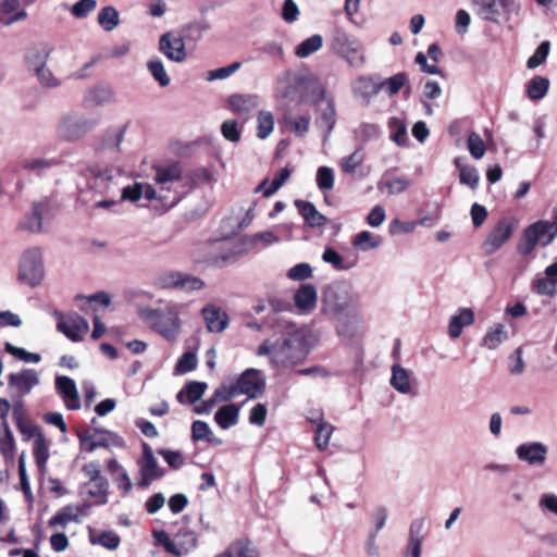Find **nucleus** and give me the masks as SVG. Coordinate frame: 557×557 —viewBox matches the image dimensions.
<instances>
[{"label":"nucleus","mask_w":557,"mask_h":557,"mask_svg":"<svg viewBox=\"0 0 557 557\" xmlns=\"http://www.w3.org/2000/svg\"><path fill=\"white\" fill-rule=\"evenodd\" d=\"M308 352L305 332L287 321L281 324V337L275 343L267 339L257 350L258 356H270V362L282 368L301 363Z\"/></svg>","instance_id":"1"},{"label":"nucleus","mask_w":557,"mask_h":557,"mask_svg":"<svg viewBox=\"0 0 557 557\" xmlns=\"http://www.w3.org/2000/svg\"><path fill=\"white\" fill-rule=\"evenodd\" d=\"M139 315L151 330L166 341H175L181 333L182 323L178 305H169L156 309L144 308L139 311Z\"/></svg>","instance_id":"2"},{"label":"nucleus","mask_w":557,"mask_h":557,"mask_svg":"<svg viewBox=\"0 0 557 557\" xmlns=\"http://www.w3.org/2000/svg\"><path fill=\"white\" fill-rule=\"evenodd\" d=\"M325 304L336 313H352L360 310L358 293L346 282L330 284L324 292Z\"/></svg>","instance_id":"3"},{"label":"nucleus","mask_w":557,"mask_h":557,"mask_svg":"<svg viewBox=\"0 0 557 557\" xmlns=\"http://www.w3.org/2000/svg\"><path fill=\"white\" fill-rule=\"evenodd\" d=\"M556 235L554 224H550L549 221L534 222L523 230L517 250L522 256H529L537 245L548 246Z\"/></svg>","instance_id":"4"},{"label":"nucleus","mask_w":557,"mask_h":557,"mask_svg":"<svg viewBox=\"0 0 557 557\" xmlns=\"http://www.w3.org/2000/svg\"><path fill=\"white\" fill-rule=\"evenodd\" d=\"M92 174V188H95L99 194L108 195L110 198L98 200L95 203L96 208L111 210L115 207L119 201L113 197L117 191V183L115 182V177L120 174V171H115L113 169H100L94 168L91 169Z\"/></svg>","instance_id":"5"},{"label":"nucleus","mask_w":557,"mask_h":557,"mask_svg":"<svg viewBox=\"0 0 557 557\" xmlns=\"http://www.w3.org/2000/svg\"><path fill=\"white\" fill-rule=\"evenodd\" d=\"M97 124V120L78 113L63 114L57 125L58 136L66 141H76L83 138Z\"/></svg>","instance_id":"6"},{"label":"nucleus","mask_w":557,"mask_h":557,"mask_svg":"<svg viewBox=\"0 0 557 557\" xmlns=\"http://www.w3.org/2000/svg\"><path fill=\"white\" fill-rule=\"evenodd\" d=\"M139 479L136 485L139 488L149 487L154 481L161 480L165 475V470L160 466L154 457L149 444H143V454L137 460Z\"/></svg>","instance_id":"7"},{"label":"nucleus","mask_w":557,"mask_h":557,"mask_svg":"<svg viewBox=\"0 0 557 557\" xmlns=\"http://www.w3.org/2000/svg\"><path fill=\"white\" fill-rule=\"evenodd\" d=\"M475 13L484 21L498 23L500 18H509L517 11L515 0H470Z\"/></svg>","instance_id":"8"},{"label":"nucleus","mask_w":557,"mask_h":557,"mask_svg":"<svg viewBox=\"0 0 557 557\" xmlns=\"http://www.w3.org/2000/svg\"><path fill=\"white\" fill-rule=\"evenodd\" d=\"M42 255L39 248L26 250L20 260L18 280L30 286H36L44 278Z\"/></svg>","instance_id":"9"},{"label":"nucleus","mask_w":557,"mask_h":557,"mask_svg":"<svg viewBox=\"0 0 557 557\" xmlns=\"http://www.w3.org/2000/svg\"><path fill=\"white\" fill-rule=\"evenodd\" d=\"M40 382L34 369H22L8 375V392L13 400H22Z\"/></svg>","instance_id":"10"},{"label":"nucleus","mask_w":557,"mask_h":557,"mask_svg":"<svg viewBox=\"0 0 557 557\" xmlns=\"http://www.w3.org/2000/svg\"><path fill=\"white\" fill-rule=\"evenodd\" d=\"M308 86V78L293 71L283 72L276 83V96L294 101L304 96V91Z\"/></svg>","instance_id":"11"},{"label":"nucleus","mask_w":557,"mask_h":557,"mask_svg":"<svg viewBox=\"0 0 557 557\" xmlns=\"http://www.w3.org/2000/svg\"><path fill=\"white\" fill-rule=\"evenodd\" d=\"M23 188V170L20 163L10 164L0 171V201H12Z\"/></svg>","instance_id":"12"},{"label":"nucleus","mask_w":557,"mask_h":557,"mask_svg":"<svg viewBox=\"0 0 557 557\" xmlns=\"http://www.w3.org/2000/svg\"><path fill=\"white\" fill-rule=\"evenodd\" d=\"M157 540L168 553L176 557L189 553L197 546V535L194 531L189 530L178 531L174 539H171L165 532L161 531L157 535Z\"/></svg>","instance_id":"13"},{"label":"nucleus","mask_w":557,"mask_h":557,"mask_svg":"<svg viewBox=\"0 0 557 557\" xmlns=\"http://www.w3.org/2000/svg\"><path fill=\"white\" fill-rule=\"evenodd\" d=\"M237 395L257 398L265 387L263 373L257 369H247L234 383Z\"/></svg>","instance_id":"14"},{"label":"nucleus","mask_w":557,"mask_h":557,"mask_svg":"<svg viewBox=\"0 0 557 557\" xmlns=\"http://www.w3.org/2000/svg\"><path fill=\"white\" fill-rule=\"evenodd\" d=\"M140 193L141 197H145L147 200L159 201L163 211L173 208L182 199L181 193L176 189H171L170 187L160 188V186L156 188L150 184L144 183H140Z\"/></svg>","instance_id":"15"},{"label":"nucleus","mask_w":557,"mask_h":557,"mask_svg":"<svg viewBox=\"0 0 557 557\" xmlns=\"http://www.w3.org/2000/svg\"><path fill=\"white\" fill-rule=\"evenodd\" d=\"M140 193L141 197H145L147 200L159 201L163 211L173 208L182 199L181 193L176 189H171L170 187L160 188V186L156 188L150 184L144 183H140Z\"/></svg>","instance_id":"16"},{"label":"nucleus","mask_w":557,"mask_h":557,"mask_svg":"<svg viewBox=\"0 0 557 557\" xmlns=\"http://www.w3.org/2000/svg\"><path fill=\"white\" fill-rule=\"evenodd\" d=\"M57 329L72 342H81L89 331V323L78 314H71L63 319L60 313Z\"/></svg>","instance_id":"17"},{"label":"nucleus","mask_w":557,"mask_h":557,"mask_svg":"<svg viewBox=\"0 0 557 557\" xmlns=\"http://www.w3.org/2000/svg\"><path fill=\"white\" fill-rule=\"evenodd\" d=\"M512 232L510 222L506 219L500 220L483 243L484 253L487 256L495 253L511 237Z\"/></svg>","instance_id":"18"},{"label":"nucleus","mask_w":557,"mask_h":557,"mask_svg":"<svg viewBox=\"0 0 557 557\" xmlns=\"http://www.w3.org/2000/svg\"><path fill=\"white\" fill-rule=\"evenodd\" d=\"M159 50L169 60L181 63L186 57V48L183 37L176 36L170 32L163 34L159 39Z\"/></svg>","instance_id":"19"},{"label":"nucleus","mask_w":557,"mask_h":557,"mask_svg":"<svg viewBox=\"0 0 557 557\" xmlns=\"http://www.w3.org/2000/svg\"><path fill=\"white\" fill-rule=\"evenodd\" d=\"M547 451V446L541 442L523 443L516 448L518 459L531 466L543 465L546 460Z\"/></svg>","instance_id":"20"},{"label":"nucleus","mask_w":557,"mask_h":557,"mask_svg":"<svg viewBox=\"0 0 557 557\" xmlns=\"http://www.w3.org/2000/svg\"><path fill=\"white\" fill-rule=\"evenodd\" d=\"M55 389L67 409L77 410L81 408L79 395L73 379L58 375L55 377Z\"/></svg>","instance_id":"21"},{"label":"nucleus","mask_w":557,"mask_h":557,"mask_svg":"<svg viewBox=\"0 0 557 557\" xmlns=\"http://www.w3.org/2000/svg\"><path fill=\"white\" fill-rule=\"evenodd\" d=\"M259 103V97L250 94H234L227 99V108L244 119H248Z\"/></svg>","instance_id":"22"},{"label":"nucleus","mask_w":557,"mask_h":557,"mask_svg":"<svg viewBox=\"0 0 557 557\" xmlns=\"http://www.w3.org/2000/svg\"><path fill=\"white\" fill-rule=\"evenodd\" d=\"M154 170V183L162 187H170L174 189L173 186L178 184L182 181L183 170L178 162H173L165 165H158L153 168Z\"/></svg>","instance_id":"23"},{"label":"nucleus","mask_w":557,"mask_h":557,"mask_svg":"<svg viewBox=\"0 0 557 557\" xmlns=\"http://www.w3.org/2000/svg\"><path fill=\"white\" fill-rule=\"evenodd\" d=\"M320 114L317 117V126L330 135L336 122V110L332 99L325 97V91L322 89L320 92Z\"/></svg>","instance_id":"24"},{"label":"nucleus","mask_w":557,"mask_h":557,"mask_svg":"<svg viewBox=\"0 0 557 557\" xmlns=\"http://www.w3.org/2000/svg\"><path fill=\"white\" fill-rule=\"evenodd\" d=\"M53 47L49 44H38L33 46L25 54V63L29 72H36L47 65Z\"/></svg>","instance_id":"25"},{"label":"nucleus","mask_w":557,"mask_h":557,"mask_svg":"<svg viewBox=\"0 0 557 557\" xmlns=\"http://www.w3.org/2000/svg\"><path fill=\"white\" fill-rule=\"evenodd\" d=\"M318 293L312 284H302L295 292L294 302L301 313H310L317 307Z\"/></svg>","instance_id":"26"},{"label":"nucleus","mask_w":557,"mask_h":557,"mask_svg":"<svg viewBox=\"0 0 557 557\" xmlns=\"http://www.w3.org/2000/svg\"><path fill=\"white\" fill-rule=\"evenodd\" d=\"M475 321L474 311L470 308H459L449 319L448 336L451 339L458 338L463 327L472 325Z\"/></svg>","instance_id":"27"},{"label":"nucleus","mask_w":557,"mask_h":557,"mask_svg":"<svg viewBox=\"0 0 557 557\" xmlns=\"http://www.w3.org/2000/svg\"><path fill=\"white\" fill-rule=\"evenodd\" d=\"M51 210L52 207L48 201L34 203L32 214L25 216L21 222V227L33 233L40 232L42 230V219L49 214Z\"/></svg>","instance_id":"28"},{"label":"nucleus","mask_w":557,"mask_h":557,"mask_svg":"<svg viewBox=\"0 0 557 557\" xmlns=\"http://www.w3.org/2000/svg\"><path fill=\"white\" fill-rule=\"evenodd\" d=\"M89 508V505L84 504L83 506L67 505L61 508L51 519L49 520L50 528H65L70 522H77L79 516L85 513V510Z\"/></svg>","instance_id":"29"},{"label":"nucleus","mask_w":557,"mask_h":557,"mask_svg":"<svg viewBox=\"0 0 557 557\" xmlns=\"http://www.w3.org/2000/svg\"><path fill=\"white\" fill-rule=\"evenodd\" d=\"M357 42H359V39L349 35L343 27L334 26L330 32L329 47L338 55Z\"/></svg>","instance_id":"30"},{"label":"nucleus","mask_w":557,"mask_h":557,"mask_svg":"<svg viewBox=\"0 0 557 557\" xmlns=\"http://www.w3.org/2000/svg\"><path fill=\"white\" fill-rule=\"evenodd\" d=\"M60 160L57 158L45 157H30L20 162L23 172H29L37 176L45 175L50 170L60 165Z\"/></svg>","instance_id":"31"},{"label":"nucleus","mask_w":557,"mask_h":557,"mask_svg":"<svg viewBox=\"0 0 557 557\" xmlns=\"http://www.w3.org/2000/svg\"><path fill=\"white\" fill-rule=\"evenodd\" d=\"M201 314L206 321L207 329L210 332L220 333L224 331L228 323V318L225 312L221 311L214 305H208L202 308Z\"/></svg>","instance_id":"32"},{"label":"nucleus","mask_w":557,"mask_h":557,"mask_svg":"<svg viewBox=\"0 0 557 557\" xmlns=\"http://www.w3.org/2000/svg\"><path fill=\"white\" fill-rule=\"evenodd\" d=\"M295 207L310 227H320L326 223V218L318 211L315 206L310 201L295 200Z\"/></svg>","instance_id":"33"},{"label":"nucleus","mask_w":557,"mask_h":557,"mask_svg":"<svg viewBox=\"0 0 557 557\" xmlns=\"http://www.w3.org/2000/svg\"><path fill=\"white\" fill-rule=\"evenodd\" d=\"M208 385L205 382L190 381L177 393L176 399L181 404H195L207 391Z\"/></svg>","instance_id":"34"},{"label":"nucleus","mask_w":557,"mask_h":557,"mask_svg":"<svg viewBox=\"0 0 557 557\" xmlns=\"http://www.w3.org/2000/svg\"><path fill=\"white\" fill-rule=\"evenodd\" d=\"M239 410L235 404L225 405L214 413V421L222 430H228L238 423Z\"/></svg>","instance_id":"35"},{"label":"nucleus","mask_w":557,"mask_h":557,"mask_svg":"<svg viewBox=\"0 0 557 557\" xmlns=\"http://www.w3.org/2000/svg\"><path fill=\"white\" fill-rule=\"evenodd\" d=\"M352 91L358 97L363 98L367 102L380 92L379 81L372 77H359L352 85Z\"/></svg>","instance_id":"36"},{"label":"nucleus","mask_w":557,"mask_h":557,"mask_svg":"<svg viewBox=\"0 0 557 557\" xmlns=\"http://www.w3.org/2000/svg\"><path fill=\"white\" fill-rule=\"evenodd\" d=\"M391 385L401 394H409L411 384L408 371L399 364H394L392 367Z\"/></svg>","instance_id":"37"},{"label":"nucleus","mask_w":557,"mask_h":557,"mask_svg":"<svg viewBox=\"0 0 557 557\" xmlns=\"http://www.w3.org/2000/svg\"><path fill=\"white\" fill-rule=\"evenodd\" d=\"M508 338L505 326L500 323L490 327L482 338V346L487 349H496L504 341Z\"/></svg>","instance_id":"38"},{"label":"nucleus","mask_w":557,"mask_h":557,"mask_svg":"<svg viewBox=\"0 0 557 557\" xmlns=\"http://www.w3.org/2000/svg\"><path fill=\"white\" fill-rule=\"evenodd\" d=\"M549 88V79L543 76H534L527 85V95L531 100L543 99Z\"/></svg>","instance_id":"39"},{"label":"nucleus","mask_w":557,"mask_h":557,"mask_svg":"<svg viewBox=\"0 0 557 557\" xmlns=\"http://www.w3.org/2000/svg\"><path fill=\"white\" fill-rule=\"evenodd\" d=\"M15 451V440L8 421L0 424V453L4 457H13Z\"/></svg>","instance_id":"40"},{"label":"nucleus","mask_w":557,"mask_h":557,"mask_svg":"<svg viewBox=\"0 0 557 557\" xmlns=\"http://www.w3.org/2000/svg\"><path fill=\"white\" fill-rule=\"evenodd\" d=\"M323 46V38L319 34H314L311 37L305 39L301 41L295 49V54L300 58L305 59L311 55L312 53L320 50Z\"/></svg>","instance_id":"41"},{"label":"nucleus","mask_w":557,"mask_h":557,"mask_svg":"<svg viewBox=\"0 0 557 557\" xmlns=\"http://www.w3.org/2000/svg\"><path fill=\"white\" fill-rule=\"evenodd\" d=\"M87 98L97 106H103L113 101L114 92L110 86L99 84L88 91Z\"/></svg>","instance_id":"42"},{"label":"nucleus","mask_w":557,"mask_h":557,"mask_svg":"<svg viewBox=\"0 0 557 557\" xmlns=\"http://www.w3.org/2000/svg\"><path fill=\"white\" fill-rule=\"evenodd\" d=\"M381 236L374 235L369 231H362L358 233L351 242L354 247L362 251H368L377 248L381 245Z\"/></svg>","instance_id":"43"},{"label":"nucleus","mask_w":557,"mask_h":557,"mask_svg":"<svg viewBox=\"0 0 557 557\" xmlns=\"http://www.w3.org/2000/svg\"><path fill=\"white\" fill-rule=\"evenodd\" d=\"M97 21L106 32H111L119 25L120 14L115 8L108 5L99 11Z\"/></svg>","instance_id":"44"},{"label":"nucleus","mask_w":557,"mask_h":557,"mask_svg":"<svg viewBox=\"0 0 557 557\" xmlns=\"http://www.w3.org/2000/svg\"><path fill=\"white\" fill-rule=\"evenodd\" d=\"M409 82L406 73H397L384 81H379L380 91L385 90L387 95H396Z\"/></svg>","instance_id":"45"},{"label":"nucleus","mask_w":557,"mask_h":557,"mask_svg":"<svg viewBox=\"0 0 557 557\" xmlns=\"http://www.w3.org/2000/svg\"><path fill=\"white\" fill-rule=\"evenodd\" d=\"M322 260L331 264L336 271H346L355 267V262L346 261L336 250L326 247L322 253Z\"/></svg>","instance_id":"46"},{"label":"nucleus","mask_w":557,"mask_h":557,"mask_svg":"<svg viewBox=\"0 0 557 557\" xmlns=\"http://www.w3.org/2000/svg\"><path fill=\"white\" fill-rule=\"evenodd\" d=\"M147 69L153 79L160 85V87H168L171 79L164 69L162 61L158 58L151 59L147 62Z\"/></svg>","instance_id":"47"},{"label":"nucleus","mask_w":557,"mask_h":557,"mask_svg":"<svg viewBox=\"0 0 557 557\" xmlns=\"http://www.w3.org/2000/svg\"><path fill=\"white\" fill-rule=\"evenodd\" d=\"M274 129V116L270 111H260L257 117V136L265 139Z\"/></svg>","instance_id":"48"},{"label":"nucleus","mask_w":557,"mask_h":557,"mask_svg":"<svg viewBox=\"0 0 557 557\" xmlns=\"http://www.w3.org/2000/svg\"><path fill=\"white\" fill-rule=\"evenodd\" d=\"M391 138L398 146H405L407 143V126L405 122L398 117H391L388 121Z\"/></svg>","instance_id":"49"},{"label":"nucleus","mask_w":557,"mask_h":557,"mask_svg":"<svg viewBox=\"0 0 557 557\" xmlns=\"http://www.w3.org/2000/svg\"><path fill=\"white\" fill-rule=\"evenodd\" d=\"M124 132L122 129H110L107 131L103 135L101 144L98 146V150H115L120 149L121 143L123 140Z\"/></svg>","instance_id":"50"},{"label":"nucleus","mask_w":557,"mask_h":557,"mask_svg":"<svg viewBox=\"0 0 557 557\" xmlns=\"http://www.w3.org/2000/svg\"><path fill=\"white\" fill-rule=\"evenodd\" d=\"M333 432L334 426L327 421L315 428L314 443L319 450H325L327 448Z\"/></svg>","instance_id":"51"},{"label":"nucleus","mask_w":557,"mask_h":557,"mask_svg":"<svg viewBox=\"0 0 557 557\" xmlns=\"http://www.w3.org/2000/svg\"><path fill=\"white\" fill-rule=\"evenodd\" d=\"M339 57L345 59L350 66H354L357 69L361 67L366 61L364 55H363V46H362L361 41L359 40V42L351 46Z\"/></svg>","instance_id":"52"},{"label":"nucleus","mask_w":557,"mask_h":557,"mask_svg":"<svg viewBox=\"0 0 557 557\" xmlns=\"http://www.w3.org/2000/svg\"><path fill=\"white\" fill-rule=\"evenodd\" d=\"M206 286L205 282L198 277L188 273L180 272V278L177 289L183 292H195L200 290Z\"/></svg>","instance_id":"53"},{"label":"nucleus","mask_w":557,"mask_h":557,"mask_svg":"<svg viewBox=\"0 0 557 557\" xmlns=\"http://www.w3.org/2000/svg\"><path fill=\"white\" fill-rule=\"evenodd\" d=\"M456 164L459 169V181L462 185H467L472 189H475L479 185L480 176L478 170L471 165H459L456 161Z\"/></svg>","instance_id":"54"},{"label":"nucleus","mask_w":557,"mask_h":557,"mask_svg":"<svg viewBox=\"0 0 557 557\" xmlns=\"http://www.w3.org/2000/svg\"><path fill=\"white\" fill-rule=\"evenodd\" d=\"M315 182L322 193L330 191L334 187V171L329 166H320L317 171Z\"/></svg>","instance_id":"55"},{"label":"nucleus","mask_w":557,"mask_h":557,"mask_svg":"<svg viewBox=\"0 0 557 557\" xmlns=\"http://www.w3.org/2000/svg\"><path fill=\"white\" fill-rule=\"evenodd\" d=\"M216 557H257V554L248 544L236 542Z\"/></svg>","instance_id":"56"},{"label":"nucleus","mask_w":557,"mask_h":557,"mask_svg":"<svg viewBox=\"0 0 557 557\" xmlns=\"http://www.w3.org/2000/svg\"><path fill=\"white\" fill-rule=\"evenodd\" d=\"M410 184V180L395 176L383 180L379 187L384 186L389 195H397L404 193Z\"/></svg>","instance_id":"57"},{"label":"nucleus","mask_w":557,"mask_h":557,"mask_svg":"<svg viewBox=\"0 0 557 557\" xmlns=\"http://www.w3.org/2000/svg\"><path fill=\"white\" fill-rule=\"evenodd\" d=\"M191 438L195 442L206 441L210 443L213 441V433L207 422L196 420L191 424Z\"/></svg>","instance_id":"58"},{"label":"nucleus","mask_w":557,"mask_h":557,"mask_svg":"<svg viewBox=\"0 0 557 557\" xmlns=\"http://www.w3.org/2000/svg\"><path fill=\"white\" fill-rule=\"evenodd\" d=\"M34 74L39 84L45 88H58L61 86V79L58 78L47 65L34 72Z\"/></svg>","instance_id":"59"},{"label":"nucleus","mask_w":557,"mask_h":557,"mask_svg":"<svg viewBox=\"0 0 557 557\" xmlns=\"http://www.w3.org/2000/svg\"><path fill=\"white\" fill-rule=\"evenodd\" d=\"M284 122L290 132L297 136H304L309 131L310 116H298L296 119L285 116Z\"/></svg>","instance_id":"60"},{"label":"nucleus","mask_w":557,"mask_h":557,"mask_svg":"<svg viewBox=\"0 0 557 557\" xmlns=\"http://www.w3.org/2000/svg\"><path fill=\"white\" fill-rule=\"evenodd\" d=\"M467 145H468V150H469L470 154L474 159L480 160L484 157L485 145H484L483 139L481 138V136L478 133L471 132L468 135Z\"/></svg>","instance_id":"61"},{"label":"nucleus","mask_w":557,"mask_h":557,"mask_svg":"<svg viewBox=\"0 0 557 557\" xmlns=\"http://www.w3.org/2000/svg\"><path fill=\"white\" fill-rule=\"evenodd\" d=\"M533 289L539 295L555 296L557 293V281L550 277H541L534 281Z\"/></svg>","instance_id":"62"},{"label":"nucleus","mask_w":557,"mask_h":557,"mask_svg":"<svg viewBox=\"0 0 557 557\" xmlns=\"http://www.w3.org/2000/svg\"><path fill=\"white\" fill-rule=\"evenodd\" d=\"M158 454L165 460V462L174 470L181 469L185 463V457L178 450H171L166 448H159Z\"/></svg>","instance_id":"63"},{"label":"nucleus","mask_w":557,"mask_h":557,"mask_svg":"<svg viewBox=\"0 0 557 557\" xmlns=\"http://www.w3.org/2000/svg\"><path fill=\"white\" fill-rule=\"evenodd\" d=\"M197 367V356L193 351L183 354L175 366V373L185 374Z\"/></svg>","instance_id":"64"}]
</instances>
